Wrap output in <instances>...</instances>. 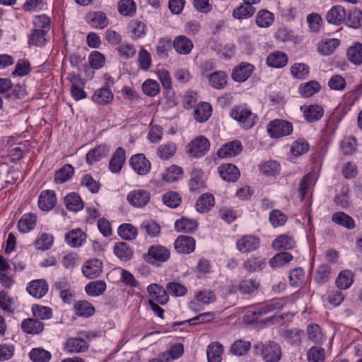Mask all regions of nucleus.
I'll return each instance as SVG.
<instances>
[{"instance_id":"obj_1","label":"nucleus","mask_w":362,"mask_h":362,"mask_svg":"<svg viewBox=\"0 0 362 362\" xmlns=\"http://www.w3.org/2000/svg\"><path fill=\"white\" fill-rule=\"evenodd\" d=\"M286 300L284 298L274 299L264 306L257 308L255 310L247 311V313L245 315V319L250 322H257L259 316L266 315L274 310H281L286 305Z\"/></svg>"},{"instance_id":"obj_2","label":"nucleus","mask_w":362,"mask_h":362,"mask_svg":"<svg viewBox=\"0 0 362 362\" xmlns=\"http://www.w3.org/2000/svg\"><path fill=\"white\" fill-rule=\"evenodd\" d=\"M230 115L237 120L239 124L244 129L252 128L257 122V116L249 109L240 106L235 107L230 111Z\"/></svg>"},{"instance_id":"obj_3","label":"nucleus","mask_w":362,"mask_h":362,"mask_svg":"<svg viewBox=\"0 0 362 362\" xmlns=\"http://www.w3.org/2000/svg\"><path fill=\"white\" fill-rule=\"evenodd\" d=\"M105 85L95 90L92 95V100L100 105H106L112 103L114 98V94L110 88L114 85V79L108 76L105 77Z\"/></svg>"},{"instance_id":"obj_4","label":"nucleus","mask_w":362,"mask_h":362,"mask_svg":"<svg viewBox=\"0 0 362 362\" xmlns=\"http://www.w3.org/2000/svg\"><path fill=\"white\" fill-rule=\"evenodd\" d=\"M293 129L292 123L284 119H276L269 122L267 125V132L273 139L288 136L293 132Z\"/></svg>"},{"instance_id":"obj_5","label":"nucleus","mask_w":362,"mask_h":362,"mask_svg":"<svg viewBox=\"0 0 362 362\" xmlns=\"http://www.w3.org/2000/svg\"><path fill=\"white\" fill-rule=\"evenodd\" d=\"M170 257V250L160 245H151L144 255L145 261L151 264L167 262Z\"/></svg>"},{"instance_id":"obj_6","label":"nucleus","mask_w":362,"mask_h":362,"mask_svg":"<svg viewBox=\"0 0 362 362\" xmlns=\"http://www.w3.org/2000/svg\"><path fill=\"white\" fill-rule=\"evenodd\" d=\"M210 142L204 136H198L187 146V151L192 157H202L209 150Z\"/></svg>"},{"instance_id":"obj_7","label":"nucleus","mask_w":362,"mask_h":362,"mask_svg":"<svg viewBox=\"0 0 362 362\" xmlns=\"http://www.w3.org/2000/svg\"><path fill=\"white\" fill-rule=\"evenodd\" d=\"M260 245V239L254 235H245L237 240L235 246L241 253L255 251Z\"/></svg>"},{"instance_id":"obj_8","label":"nucleus","mask_w":362,"mask_h":362,"mask_svg":"<svg viewBox=\"0 0 362 362\" xmlns=\"http://www.w3.org/2000/svg\"><path fill=\"white\" fill-rule=\"evenodd\" d=\"M259 344L255 346L256 349H259ZM261 354L266 362H278L281 358V349L279 346L273 342L269 341L267 344H261Z\"/></svg>"},{"instance_id":"obj_9","label":"nucleus","mask_w":362,"mask_h":362,"mask_svg":"<svg viewBox=\"0 0 362 362\" xmlns=\"http://www.w3.org/2000/svg\"><path fill=\"white\" fill-rule=\"evenodd\" d=\"M150 192L145 189H134L127 196V202L133 206L142 208L151 200Z\"/></svg>"},{"instance_id":"obj_10","label":"nucleus","mask_w":362,"mask_h":362,"mask_svg":"<svg viewBox=\"0 0 362 362\" xmlns=\"http://www.w3.org/2000/svg\"><path fill=\"white\" fill-rule=\"evenodd\" d=\"M243 151L240 141L233 140L223 144L217 151V156L220 158H229L238 156Z\"/></svg>"},{"instance_id":"obj_11","label":"nucleus","mask_w":362,"mask_h":362,"mask_svg":"<svg viewBox=\"0 0 362 362\" xmlns=\"http://www.w3.org/2000/svg\"><path fill=\"white\" fill-rule=\"evenodd\" d=\"M129 163L133 170L140 175H145L151 170V163L142 153L132 156Z\"/></svg>"},{"instance_id":"obj_12","label":"nucleus","mask_w":362,"mask_h":362,"mask_svg":"<svg viewBox=\"0 0 362 362\" xmlns=\"http://www.w3.org/2000/svg\"><path fill=\"white\" fill-rule=\"evenodd\" d=\"M255 70V66L247 62H242L236 66L232 72V79L236 82L242 83L248 79Z\"/></svg>"},{"instance_id":"obj_13","label":"nucleus","mask_w":362,"mask_h":362,"mask_svg":"<svg viewBox=\"0 0 362 362\" xmlns=\"http://www.w3.org/2000/svg\"><path fill=\"white\" fill-rule=\"evenodd\" d=\"M195 246L194 238L188 235H179L174 243L175 249L181 254H189L194 252Z\"/></svg>"},{"instance_id":"obj_14","label":"nucleus","mask_w":362,"mask_h":362,"mask_svg":"<svg viewBox=\"0 0 362 362\" xmlns=\"http://www.w3.org/2000/svg\"><path fill=\"white\" fill-rule=\"evenodd\" d=\"M147 291L154 302L160 305H165L169 301V296L167 289L158 284H150L147 287Z\"/></svg>"},{"instance_id":"obj_15","label":"nucleus","mask_w":362,"mask_h":362,"mask_svg":"<svg viewBox=\"0 0 362 362\" xmlns=\"http://www.w3.org/2000/svg\"><path fill=\"white\" fill-rule=\"evenodd\" d=\"M57 204V197L54 191L43 190L38 197V206L40 210L48 211L52 209Z\"/></svg>"},{"instance_id":"obj_16","label":"nucleus","mask_w":362,"mask_h":362,"mask_svg":"<svg viewBox=\"0 0 362 362\" xmlns=\"http://www.w3.org/2000/svg\"><path fill=\"white\" fill-rule=\"evenodd\" d=\"M48 289V284L45 279L33 280L28 283L26 287L29 294L36 298H41L45 296Z\"/></svg>"},{"instance_id":"obj_17","label":"nucleus","mask_w":362,"mask_h":362,"mask_svg":"<svg viewBox=\"0 0 362 362\" xmlns=\"http://www.w3.org/2000/svg\"><path fill=\"white\" fill-rule=\"evenodd\" d=\"M86 21L88 25L95 29H103L108 25L106 14L102 11H92L87 13Z\"/></svg>"},{"instance_id":"obj_18","label":"nucleus","mask_w":362,"mask_h":362,"mask_svg":"<svg viewBox=\"0 0 362 362\" xmlns=\"http://www.w3.org/2000/svg\"><path fill=\"white\" fill-rule=\"evenodd\" d=\"M103 271V263L98 259L87 261L82 267L83 275L90 279L97 278Z\"/></svg>"},{"instance_id":"obj_19","label":"nucleus","mask_w":362,"mask_h":362,"mask_svg":"<svg viewBox=\"0 0 362 362\" xmlns=\"http://www.w3.org/2000/svg\"><path fill=\"white\" fill-rule=\"evenodd\" d=\"M221 178L227 182H235L240 175L239 169L233 164L223 163L218 168Z\"/></svg>"},{"instance_id":"obj_20","label":"nucleus","mask_w":362,"mask_h":362,"mask_svg":"<svg viewBox=\"0 0 362 362\" xmlns=\"http://www.w3.org/2000/svg\"><path fill=\"white\" fill-rule=\"evenodd\" d=\"M44 327L45 324L35 317L24 319L21 324V328L24 332L33 335L42 332Z\"/></svg>"},{"instance_id":"obj_21","label":"nucleus","mask_w":362,"mask_h":362,"mask_svg":"<svg viewBox=\"0 0 362 362\" xmlns=\"http://www.w3.org/2000/svg\"><path fill=\"white\" fill-rule=\"evenodd\" d=\"M173 46L178 54L187 55L192 50L194 44L189 38L181 35L175 37Z\"/></svg>"},{"instance_id":"obj_22","label":"nucleus","mask_w":362,"mask_h":362,"mask_svg":"<svg viewBox=\"0 0 362 362\" xmlns=\"http://www.w3.org/2000/svg\"><path fill=\"white\" fill-rule=\"evenodd\" d=\"M125 160H126L125 150L122 147L117 148L110 160V163H109L110 170L114 173H119L122 170V168L125 163Z\"/></svg>"},{"instance_id":"obj_23","label":"nucleus","mask_w":362,"mask_h":362,"mask_svg":"<svg viewBox=\"0 0 362 362\" xmlns=\"http://www.w3.org/2000/svg\"><path fill=\"white\" fill-rule=\"evenodd\" d=\"M339 45L340 40L339 39H324L317 43V50L322 56H329L335 51Z\"/></svg>"},{"instance_id":"obj_24","label":"nucleus","mask_w":362,"mask_h":362,"mask_svg":"<svg viewBox=\"0 0 362 362\" xmlns=\"http://www.w3.org/2000/svg\"><path fill=\"white\" fill-rule=\"evenodd\" d=\"M303 111V117L308 122H315L320 120L323 115L324 110L318 105H310L305 107H301Z\"/></svg>"},{"instance_id":"obj_25","label":"nucleus","mask_w":362,"mask_h":362,"mask_svg":"<svg viewBox=\"0 0 362 362\" xmlns=\"http://www.w3.org/2000/svg\"><path fill=\"white\" fill-rule=\"evenodd\" d=\"M355 275L349 269L341 271L335 279V285L340 290H346L351 286Z\"/></svg>"},{"instance_id":"obj_26","label":"nucleus","mask_w":362,"mask_h":362,"mask_svg":"<svg viewBox=\"0 0 362 362\" xmlns=\"http://www.w3.org/2000/svg\"><path fill=\"white\" fill-rule=\"evenodd\" d=\"M88 349V342L81 338H70L64 344V349L69 353L84 352Z\"/></svg>"},{"instance_id":"obj_27","label":"nucleus","mask_w":362,"mask_h":362,"mask_svg":"<svg viewBox=\"0 0 362 362\" xmlns=\"http://www.w3.org/2000/svg\"><path fill=\"white\" fill-rule=\"evenodd\" d=\"M346 16L345 9L341 6H332L327 13L326 19L329 23L339 25Z\"/></svg>"},{"instance_id":"obj_28","label":"nucleus","mask_w":362,"mask_h":362,"mask_svg":"<svg viewBox=\"0 0 362 362\" xmlns=\"http://www.w3.org/2000/svg\"><path fill=\"white\" fill-rule=\"evenodd\" d=\"M266 63L269 66L272 68H283L288 63V57L284 52L274 51L267 56Z\"/></svg>"},{"instance_id":"obj_29","label":"nucleus","mask_w":362,"mask_h":362,"mask_svg":"<svg viewBox=\"0 0 362 362\" xmlns=\"http://www.w3.org/2000/svg\"><path fill=\"white\" fill-rule=\"evenodd\" d=\"M272 245L276 250H288L295 247L296 242L291 236L283 234L279 235Z\"/></svg>"},{"instance_id":"obj_30","label":"nucleus","mask_w":362,"mask_h":362,"mask_svg":"<svg viewBox=\"0 0 362 362\" xmlns=\"http://www.w3.org/2000/svg\"><path fill=\"white\" fill-rule=\"evenodd\" d=\"M214 197L211 194L205 193L198 198L195 207L198 212L206 213L214 206Z\"/></svg>"},{"instance_id":"obj_31","label":"nucleus","mask_w":362,"mask_h":362,"mask_svg":"<svg viewBox=\"0 0 362 362\" xmlns=\"http://www.w3.org/2000/svg\"><path fill=\"white\" fill-rule=\"evenodd\" d=\"M85 240L86 234L79 228L74 229L65 235L66 243L73 247H80Z\"/></svg>"},{"instance_id":"obj_32","label":"nucleus","mask_w":362,"mask_h":362,"mask_svg":"<svg viewBox=\"0 0 362 362\" xmlns=\"http://www.w3.org/2000/svg\"><path fill=\"white\" fill-rule=\"evenodd\" d=\"M64 203L68 210L72 211H78L83 209L84 206L83 202L78 194L71 192L64 197Z\"/></svg>"},{"instance_id":"obj_33","label":"nucleus","mask_w":362,"mask_h":362,"mask_svg":"<svg viewBox=\"0 0 362 362\" xmlns=\"http://www.w3.org/2000/svg\"><path fill=\"white\" fill-rule=\"evenodd\" d=\"M36 225V216L28 213L23 214L18 223V228L22 233H26L34 229Z\"/></svg>"},{"instance_id":"obj_34","label":"nucleus","mask_w":362,"mask_h":362,"mask_svg":"<svg viewBox=\"0 0 362 362\" xmlns=\"http://www.w3.org/2000/svg\"><path fill=\"white\" fill-rule=\"evenodd\" d=\"M109 152V148L105 145H100L90 150L86 154V162L88 165L99 161L102 158L105 157Z\"/></svg>"},{"instance_id":"obj_35","label":"nucleus","mask_w":362,"mask_h":362,"mask_svg":"<svg viewBox=\"0 0 362 362\" xmlns=\"http://www.w3.org/2000/svg\"><path fill=\"white\" fill-rule=\"evenodd\" d=\"M223 346L219 342H212L207 346L208 362H221Z\"/></svg>"},{"instance_id":"obj_36","label":"nucleus","mask_w":362,"mask_h":362,"mask_svg":"<svg viewBox=\"0 0 362 362\" xmlns=\"http://www.w3.org/2000/svg\"><path fill=\"white\" fill-rule=\"evenodd\" d=\"M114 253L119 259L127 261L132 259L134 252L127 243L119 242L115 245Z\"/></svg>"},{"instance_id":"obj_37","label":"nucleus","mask_w":362,"mask_h":362,"mask_svg":"<svg viewBox=\"0 0 362 362\" xmlns=\"http://www.w3.org/2000/svg\"><path fill=\"white\" fill-rule=\"evenodd\" d=\"M47 32L43 29L32 30L31 33L28 35V44L30 45L42 47L47 42Z\"/></svg>"},{"instance_id":"obj_38","label":"nucleus","mask_w":362,"mask_h":362,"mask_svg":"<svg viewBox=\"0 0 362 362\" xmlns=\"http://www.w3.org/2000/svg\"><path fill=\"white\" fill-rule=\"evenodd\" d=\"M265 266V261L257 257H251L243 264V267L249 273L260 272Z\"/></svg>"},{"instance_id":"obj_39","label":"nucleus","mask_w":362,"mask_h":362,"mask_svg":"<svg viewBox=\"0 0 362 362\" xmlns=\"http://www.w3.org/2000/svg\"><path fill=\"white\" fill-rule=\"evenodd\" d=\"M332 221L347 229H353L356 226L353 218L341 211L334 213L332 216Z\"/></svg>"},{"instance_id":"obj_40","label":"nucleus","mask_w":362,"mask_h":362,"mask_svg":"<svg viewBox=\"0 0 362 362\" xmlns=\"http://www.w3.org/2000/svg\"><path fill=\"white\" fill-rule=\"evenodd\" d=\"M74 173V168L70 164H65L56 171L54 182L57 184H62L69 180Z\"/></svg>"},{"instance_id":"obj_41","label":"nucleus","mask_w":362,"mask_h":362,"mask_svg":"<svg viewBox=\"0 0 362 362\" xmlns=\"http://www.w3.org/2000/svg\"><path fill=\"white\" fill-rule=\"evenodd\" d=\"M227 74L222 71H214L209 76L211 86L216 89H223L227 85Z\"/></svg>"},{"instance_id":"obj_42","label":"nucleus","mask_w":362,"mask_h":362,"mask_svg":"<svg viewBox=\"0 0 362 362\" xmlns=\"http://www.w3.org/2000/svg\"><path fill=\"white\" fill-rule=\"evenodd\" d=\"M343 117L344 115L340 111L334 110L332 112L327 120L325 131L331 134H334Z\"/></svg>"},{"instance_id":"obj_43","label":"nucleus","mask_w":362,"mask_h":362,"mask_svg":"<svg viewBox=\"0 0 362 362\" xmlns=\"http://www.w3.org/2000/svg\"><path fill=\"white\" fill-rule=\"evenodd\" d=\"M173 42L168 37H161L156 46V52L160 59H165L168 57V52L171 50Z\"/></svg>"},{"instance_id":"obj_44","label":"nucleus","mask_w":362,"mask_h":362,"mask_svg":"<svg viewBox=\"0 0 362 362\" xmlns=\"http://www.w3.org/2000/svg\"><path fill=\"white\" fill-rule=\"evenodd\" d=\"M176 151V144L173 141H168L158 147L157 156L162 160H168L175 154Z\"/></svg>"},{"instance_id":"obj_45","label":"nucleus","mask_w":362,"mask_h":362,"mask_svg":"<svg viewBox=\"0 0 362 362\" xmlns=\"http://www.w3.org/2000/svg\"><path fill=\"white\" fill-rule=\"evenodd\" d=\"M197 228V221L187 218H182L175 223V230L179 233H191Z\"/></svg>"},{"instance_id":"obj_46","label":"nucleus","mask_w":362,"mask_h":362,"mask_svg":"<svg viewBox=\"0 0 362 362\" xmlns=\"http://www.w3.org/2000/svg\"><path fill=\"white\" fill-rule=\"evenodd\" d=\"M321 86L316 81L302 83L299 86V93L303 98L312 97L314 94L320 90Z\"/></svg>"},{"instance_id":"obj_47","label":"nucleus","mask_w":362,"mask_h":362,"mask_svg":"<svg viewBox=\"0 0 362 362\" xmlns=\"http://www.w3.org/2000/svg\"><path fill=\"white\" fill-rule=\"evenodd\" d=\"M346 55L348 59L355 65H361L362 64V44L356 43L347 49Z\"/></svg>"},{"instance_id":"obj_48","label":"nucleus","mask_w":362,"mask_h":362,"mask_svg":"<svg viewBox=\"0 0 362 362\" xmlns=\"http://www.w3.org/2000/svg\"><path fill=\"white\" fill-rule=\"evenodd\" d=\"M255 12V8L252 5L244 3L233 10V16L235 18L242 20L250 18Z\"/></svg>"},{"instance_id":"obj_49","label":"nucleus","mask_w":362,"mask_h":362,"mask_svg":"<svg viewBox=\"0 0 362 362\" xmlns=\"http://www.w3.org/2000/svg\"><path fill=\"white\" fill-rule=\"evenodd\" d=\"M76 314L78 316L88 317L95 313L94 307L86 300H79L74 304Z\"/></svg>"},{"instance_id":"obj_50","label":"nucleus","mask_w":362,"mask_h":362,"mask_svg":"<svg viewBox=\"0 0 362 362\" xmlns=\"http://www.w3.org/2000/svg\"><path fill=\"white\" fill-rule=\"evenodd\" d=\"M118 234L124 240H132L137 237L138 230L132 224L123 223L118 228Z\"/></svg>"},{"instance_id":"obj_51","label":"nucleus","mask_w":362,"mask_h":362,"mask_svg":"<svg viewBox=\"0 0 362 362\" xmlns=\"http://www.w3.org/2000/svg\"><path fill=\"white\" fill-rule=\"evenodd\" d=\"M211 106L208 103H204L198 105L194 110V118L199 122L206 121L211 115Z\"/></svg>"},{"instance_id":"obj_52","label":"nucleus","mask_w":362,"mask_h":362,"mask_svg":"<svg viewBox=\"0 0 362 362\" xmlns=\"http://www.w3.org/2000/svg\"><path fill=\"white\" fill-rule=\"evenodd\" d=\"M106 289V284L104 281H94L88 283L85 291L88 296H98L103 294Z\"/></svg>"},{"instance_id":"obj_53","label":"nucleus","mask_w":362,"mask_h":362,"mask_svg":"<svg viewBox=\"0 0 362 362\" xmlns=\"http://www.w3.org/2000/svg\"><path fill=\"white\" fill-rule=\"evenodd\" d=\"M293 259V255L287 252H281L276 254L269 260L272 267H281L289 263Z\"/></svg>"},{"instance_id":"obj_54","label":"nucleus","mask_w":362,"mask_h":362,"mask_svg":"<svg viewBox=\"0 0 362 362\" xmlns=\"http://www.w3.org/2000/svg\"><path fill=\"white\" fill-rule=\"evenodd\" d=\"M146 24L142 21H132L129 24L131 37L134 40L144 37L146 35Z\"/></svg>"},{"instance_id":"obj_55","label":"nucleus","mask_w":362,"mask_h":362,"mask_svg":"<svg viewBox=\"0 0 362 362\" xmlns=\"http://www.w3.org/2000/svg\"><path fill=\"white\" fill-rule=\"evenodd\" d=\"M117 6L119 13L124 16H133L136 11V6L133 0H120Z\"/></svg>"},{"instance_id":"obj_56","label":"nucleus","mask_w":362,"mask_h":362,"mask_svg":"<svg viewBox=\"0 0 362 362\" xmlns=\"http://www.w3.org/2000/svg\"><path fill=\"white\" fill-rule=\"evenodd\" d=\"M330 275V267L328 264H322L317 269L314 280L317 284L322 285L329 281Z\"/></svg>"},{"instance_id":"obj_57","label":"nucleus","mask_w":362,"mask_h":362,"mask_svg":"<svg viewBox=\"0 0 362 362\" xmlns=\"http://www.w3.org/2000/svg\"><path fill=\"white\" fill-rule=\"evenodd\" d=\"M259 170L264 175L272 176L279 173L280 170V164L273 160L262 163L259 165Z\"/></svg>"},{"instance_id":"obj_58","label":"nucleus","mask_w":362,"mask_h":362,"mask_svg":"<svg viewBox=\"0 0 362 362\" xmlns=\"http://www.w3.org/2000/svg\"><path fill=\"white\" fill-rule=\"evenodd\" d=\"M184 353V346L180 343H177L171 346L169 350L163 353V356L167 362H171L172 360H175L180 358Z\"/></svg>"},{"instance_id":"obj_59","label":"nucleus","mask_w":362,"mask_h":362,"mask_svg":"<svg viewBox=\"0 0 362 362\" xmlns=\"http://www.w3.org/2000/svg\"><path fill=\"white\" fill-rule=\"evenodd\" d=\"M274 21V14L266 9L260 10L256 16V23L260 28H267Z\"/></svg>"},{"instance_id":"obj_60","label":"nucleus","mask_w":362,"mask_h":362,"mask_svg":"<svg viewBox=\"0 0 362 362\" xmlns=\"http://www.w3.org/2000/svg\"><path fill=\"white\" fill-rule=\"evenodd\" d=\"M32 313L33 316L40 321L49 320L52 317V309L44 305H33L32 306Z\"/></svg>"},{"instance_id":"obj_61","label":"nucleus","mask_w":362,"mask_h":362,"mask_svg":"<svg viewBox=\"0 0 362 362\" xmlns=\"http://www.w3.org/2000/svg\"><path fill=\"white\" fill-rule=\"evenodd\" d=\"M51 356L48 351L40 348H34L29 353V357L33 362H48Z\"/></svg>"},{"instance_id":"obj_62","label":"nucleus","mask_w":362,"mask_h":362,"mask_svg":"<svg viewBox=\"0 0 362 362\" xmlns=\"http://www.w3.org/2000/svg\"><path fill=\"white\" fill-rule=\"evenodd\" d=\"M250 348L251 344L250 341L237 340L231 345L230 352L233 355L243 356L248 352Z\"/></svg>"},{"instance_id":"obj_63","label":"nucleus","mask_w":362,"mask_h":362,"mask_svg":"<svg viewBox=\"0 0 362 362\" xmlns=\"http://www.w3.org/2000/svg\"><path fill=\"white\" fill-rule=\"evenodd\" d=\"M349 191L348 187L343 186L341 191L334 196L333 201L337 206L343 209L349 206Z\"/></svg>"},{"instance_id":"obj_64","label":"nucleus","mask_w":362,"mask_h":362,"mask_svg":"<svg viewBox=\"0 0 362 362\" xmlns=\"http://www.w3.org/2000/svg\"><path fill=\"white\" fill-rule=\"evenodd\" d=\"M269 220L273 227L284 226L287 221V216L279 209H273L269 213Z\"/></svg>"}]
</instances>
